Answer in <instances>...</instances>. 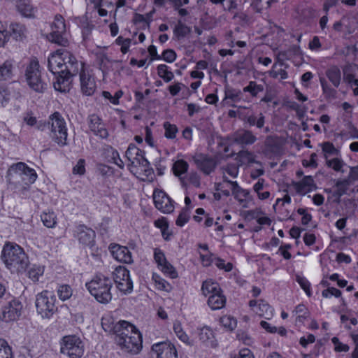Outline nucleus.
I'll use <instances>...</instances> for the list:
<instances>
[{"instance_id": "f257e3e1", "label": "nucleus", "mask_w": 358, "mask_h": 358, "mask_svg": "<svg viewBox=\"0 0 358 358\" xmlns=\"http://www.w3.org/2000/svg\"><path fill=\"white\" fill-rule=\"evenodd\" d=\"M1 259L12 273L24 272L29 265L28 257L23 249L18 245L10 243L3 246Z\"/></svg>"}, {"instance_id": "f03ea898", "label": "nucleus", "mask_w": 358, "mask_h": 358, "mask_svg": "<svg viewBox=\"0 0 358 358\" xmlns=\"http://www.w3.org/2000/svg\"><path fill=\"white\" fill-rule=\"evenodd\" d=\"M115 343L121 350L131 355L138 354L142 349V336L135 326L129 323L115 334Z\"/></svg>"}, {"instance_id": "7ed1b4c3", "label": "nucleus", "mask_w": 358, "mask_h": 358, "mask_svg": "<svg viewBox=\"0 0 358 358\" xmlns=\"http://www.w3.org/2000/svg\"><path fill=\"white\" fill-rule=\"evenodd\" d=\"M112 285L111 280L103 275H96L90 282L86 283V287L90 294L101 303H108L111 300L110 289Z\"/></svg>"}, {"instance_id": "20e7f679", "label": "nucleus", "mask_w": 358, "mask_h": 358, "mask_svg": "<svg viewBox=\"0 0 358 358\" xmlns=\"http://www.w3.org/2000/svg\"><path fill=\"white\" fill-rule=\"evenodd\" d=\"M50 137L59 146L67 144V129L66 122L59 112L50 116Z\"/></svg>"}, {"instance_id": "39448f33", "label": "nucleus", "mask_w": 358, "mask_h": 358, "mask_svg": "<svg viewBox=\"0 0 358 358\" xmlns=\"http://www.w3.org/2000/svg\"><path fill=\"white\" fill-rule=\"evenodd\" d=\"M26 81L29 87L38 93H43L47 84L42 80L39 63L37 60H31L25 71Z\"/></svg>"}, {"instance_id": "423d86ee", "label": "nucleus", "mask_w": 358, "mask_h": 358, "mask_svg": "<svg viewBox=\"0 0 358 358\" xmlns=\"http://www.w3.org/2000/svg\"><path fill=\"white\" fill-rule=\"evenodd\" d=\"M61 352L70 358H79L84 352L83 342L76 336H66L62 339Z\"/></svg>"}, {"instance_id": "0eeeda50", "label": "nucleus", "mask_w": 358, "mask_h": 358, "mask_svg": "<svg viewBox=\"0 0 358 358\" xmlns=\"http://www.w3.org/2000/svg\"><path fill=\"white\" fill-rule=\"evenodd\" d=\"M52 32L48 36L49 40L62 46H66L69 43L64 36L66 33V24L64 17L61 15H56L55 20L51 26Z\"/></svg>"}, {"instance_id": "6e6552de", "label": "nucleus", "mask_w": 358, "mask_h": 358, "mask_svg": "<svg viewBox=\"0 0 358 358\" xmlns=\"http://www.w3.org/2000/svg\"><path fill=\"white\" fill-rule=\"evenodd\" d=\"M113 280L117 289L124 294L130 293L133 290V282L129 271L122 266L116 267L113 272Z\"/></svg>"}, {"instance_id": "1a4fd4ad", "label": "nucleus", "mask_w": 358, "mask_h": 358, "mask_svg": "<svg viewBox=\"0 0 358 358\" xmlns=\"http://www.w3.org/2000/svg\"><path fill=\"white\" fill-rule=\"evenodd\" d=\"M61 54L64 58V73L71 76H76L80 73V70L83 68V64L79 62L71 52L65 49H62Z\"/></svg>"}, {"instance_id": "9d476101", "label": "nucleus", "mask_w": 358, "mask_h": 358, "mask_svg": "<svg viewBox=\"0 0 358 358\" xmlns=\"http://www.w3.org/2000/svg\"><path fill=\"white\" fill-rule=\"evenodd\" d=\"M192 159L197 168L206 175H209L214 171L217 163L215 159L203 154H196Z\"/></svg>"}, {"instance_id": "9b49d317", "label": "nucleus", "mask_w": 358, "mask_h": 358, "mask_svg": "<svg viewBox=\"0 0 358 358\" xmlns=\"http://www.w3.org/2000/svg\"><path fill=\"white\" fill-rule=\"evenodd\" d=\"M153 200L155 207L164 213L173 211L174 206L171 199L162 190H155L153 193Z\"/></svg>"}, {"instance_id": "f8f14e48", "label": "nucleus", "mask_w": 358, "mask_h": 358, "mask_svg": "<svg viewBox=\"0 0 358 358\" xmlns=\"http://www.w3.org/2000/svg\"><path fill=\"white\" fill-rule=\"evenodd\" d=\"M48 291H44L36 296V307L38 313H54L55 299L53 297L48 298Z\"/></svg>"}, {"instance_id": "ddd939ff", "label": "nucleus", "mask_w": 358, "mask_h": 358, "mask_svg": "<svg viewBox=\"0 0 358 358\" xmlns=\"http://www.w3.org/2000/svg\"><path fill=\"white\" fill-rule=\"evenodd\" d=\"M79 74L82 93L86 96H92L96 87L94 79L83 68L80 69Z\"/></svg>"}, {"instance_id": "4468645a", "label": "nucleus", "mask_w": 358, "mask_h": 358, "mask_svg": "<svg viewBox=\"0 0 358 358\" xmlns=\"http://www.w3.org/2000/svg\"><path fill=\"white\" fill-rule=\"evenodd\" d=\"M152 350L156 353L157 358H178L175 346L170 343H156L152 345Z\"/></svg>"}, {"instance_id": "2eb2a0df", "label": "nucleus", "mask_w": 358, "mask_h": 358, "mask_svg": "<svg viewBox=\"0 0 358 358\" xmlns=\"http://www.w3.org/2000/svg\"><path fill=\"white\" fill-rule=\"evenodd\" d=\"M129 326V322L125 320H120L115 323V320L111 315H104L101 318V326L104 331L113 332L116 334L122 330L124 326Z\"/></svg>"}, {"instance_id": "dca6fc26", "label": "nucleus", "mask_w": 358, "mask_h": 358, "mask_svg": "<svg viewBox=\"0 0 358 358\" xmlns=\"http://www.w3.org/2000/svg\"><path fill=\"white\" fill-rule=\"evenodd\" d=\"M232 141L244 147L253 144L257 141V137L250 130L239 129L233 134Z\"/></svg>"}, {"instance_id": "f3484780", "label": "nucleus", "mask_w": 358, "mask_h": 358, "mask_svg": "<svg viewBox=\"0 0 358 358\" xmlns=\"http://www.w3.org/2000/svg\"><path fill=\"white\" fill-rule=\"evenodd\" d=\"M88 122L90 130L96 136H99L102 138L108 137V131L104 127V124L102 123L101 118L98 115L95 114L90 115L88 117Z\"/></svg>"}, {"instance_id": "a211bd4d", "label": "nucleus", "mask_w": 358, "mask_h": 358, "mask_svg": "<svg viewBox=\"0 0 358 358\" xmlns=\"http://www.w3.org/2000/svg\"><path fill=\"white\" fill-rule=\"evenodd\" d=\"M77 237L83 245L92 247L94 243L95 231L86 226L80 225L77 227Z\"/></svg>"}, {"instance_id": "6ab92c4d", "label": "nucleus", "mask_w": 358, "mask_h": 358, "mask_svg": "<svg viewBox=\"0 0 358 358\" xmlns=\"http://www.w3.org/2000/svg\"><path fill=\"white\" fill-rule=\"evenodd\" d=\"M13 169L17 172L26 183L32 184L36 178L37 174L36 171L28 167L24 163L19 162L13 166Z\"/></svg>"}, {"instance_id": "aec40b11", "label": "nucleus", "mask_w": 358, "mask_h": 358, "mask_svg": "<svg viewBox=\"0 0 358 358\" xmlns=\"http://www.w3.org/2000/svg\"><path fill=\"white\" fill-rule=\"evenodd\" d=\"M111 252L115 259L126 264L133 262L131 253L127 247L115 245L111 248Z\"/></svg>"}, {"instance_id": "412c9836", "label": "nucleus", "mask_w": 358, "mask_h": 358, "mask_svg": "<svg viewBox=\"0 0 358 358\" xmlns=\"http://www.w3.org/2000/svg\"><path fill=\"white\" fill-rule=\"evenodd\" d=\"M199 337V340L206 347L215 348L217 346V341L215 338V334L213 331L208 327H203L200 329Z\"/></svg>"}, {"instance_id": "4be33fe9", "label": "nucleus", "mask_w": 358, "mask_h": 358, "mask_svg": "<svg viewBox=\"0 0 358 358\" xmlns=\"http://www.w3.org/2000/svg\"><path fill=\"white\" fill-rule=\"evenodd\" d=\"M57 80L54 83V87L55 90L60 92H69L71 87L72 77L73 76L64 73L57 74Z\"/></svg>"}, {"instance_id": "5701e85b", "label": "nucleus", "mask_w": 358, "mask_h": 358, "mask_svg": "<svg viewBox=\"0 0 358 358\" xmlns=\"http://www.w3.org/2000/svg\"><path fill=\"white\" fill-rule=\"evenodd\" d=\"M13 61L7 59L0 64V83L6 82L13 78Z\"/></svg>"}, {"instance_id": "b1692460", "label": "nucleus", "mask_w": 358, "mask_h": 358, "mask_svg": "<svg viewBox=\"0 0 358 358\" xmlns=\"http://www.w3.org/2000/svg\"><path fill=\"white\" fill-rule=\"evenodd\" d=\"M326 76L335 87H338L341 81V72L337 66H331L325 72Z\"/></svg>"}, {"instance_id": "393cba45", "label": "nucleus", "mask_w": 358, "mask_h": 358, "mask_svg": "<svg viewBox=\"0 0 358 358\" xmlns=\"http://www.w3.org/2000/svg\"><path fill=\"white\" fill-rule=\"evenodd\" d=\"M226 303L225 296L220 292L212 294L208 300V304L213 310H220L223 308Z\"/></svg>"}, {"instance_id": "a878e982", "label": "nucleus", "mask_w": 358, "mask_h": 358, "mask_svg": "<svg viewBox=\"0 0 358 358\" xmlns=\"http://www.w3.org/2000/svg\"><path fill=\"white\" fill-rule=\"evenodd\" d=\"M323 94L327 101H331L337 98V91L331 87L324 78H320Z\"/></svg>"}, {"instance_id": "bb28decb", "label": "nucleus", "mask_w": 358, "mask_h": 358, "mask_svg": "<svg viewBox=\"0 0 358 358\" xmlns=\"http://www.w3.org/2000/svg\"><path fill=\"white\" fill-rule=\"evenodd\" d=\"M243 121L250 127L256 126L257 129H262L265 124V116L262 113L258 117L254 115H247L243 118Z\"/></svg>"}, {"instance_id": "cd10ccee", "label": "nucleus", "mask_w": 358, "mask_h": 358, "mask_svg": "<svg viewBox=\"0 0 358 358\" xmlns=\"http://www.w3.org/2000/svg\"><path fill=\"white\" fill-rule=\"evenodd\" d=\"M314 185V180L312 176H305L302 180L296 184V189L297 192L305 194L311 189Z\"/></svg>"}, {"instance_id": "c85d7f7f", "label": "nucleus", "mask_w": 358, "mask_h": 358, "mask_svg": "<svg viewBox=\"0 0 358 358\" xmlns=\"http://www.w3.org/2000/svg\"><path fill=\"white\" fill-rule=\"evenodd\" d=\"M257 303L255 300H251L249 303L250 306L252 308V311L255 313L258 312L271 313L273 312L272 308L266 301L261 300L258 304Z\"/></svg>"}, {"instance_id": "c756f323", "label": "nucleus", "mask_w": 358, "mask_h": 358, "mask_svg": "<svg viewBox=\"0 0 358 358\" xmlns=\"http://www.w3.org/2000/svg\"><path fill=\"white\" fill-rule=\"evenodd\" d=\"M220 323L227 329L232 331L236 327L237 320L231 315H223L219 319Z\"/></svg>"}, {"instance_id": "7c9ffc66", "label": "nucleus", "mask_w": 358, "mask_h": 358, "mask_svg": "<svg viewBox=\"0 0 358 358\" xmlns=\"http://www.w3.org/2000/svg\"><path fill=\"white\" fill-rule=\"evenodd\" d=\"M201 289L203 294L205 295L210 293H211L212 294H215L220 292V288L218 284L212 280H206L205 282H203Z\"/></svg>"}, {"instance_id": "2f4dec72", "label": "nucleus", "mask_w": 358, "mask_h": 358, "mask_svg": "<svg viewBox=\"0 0 358 358\" xmlns=\"http://www.w3.org/2000/svg\"><path fill=\"white\" fill-rule=\"evenodd\" d=\"M17 10L25 17H32L34 14V8L32 6L25 3L24 1H19L17 3Z\"/></svg>"}, {"instance_id": "473e14b6", "label": "nucleus", "mask_w": 358, "mask_h": 358, "mask_svg": "<svg viewBox=\"0 0 358 358\" xmlns=\"http://www.w3.org/2000/svg\"><path fill=\"white\" fill-rule=\"evenodd\" d=\"M41 218L43 224L48 228H53L57 224V217L52 211L43 213Z\"/></svg>"}, {"instance_id": "72a5a7b5", "label": "nucleus", "mask_w": 358, "mask_h": 358, "mask_svg": "<svg viewBox=\"0 0 358 358\" xmlns=\"http://www.w3.org/2000/svg\"><path fill=\"white\" fill-rule=\"evenodd\" d=\"M232 194L234 197L238 199L241 203L243 201V199L246 197L249 192L247 190L242 189L237 183V182H231Z\"/></svg>"}, {"instance_id": "f704fd0d", "label": "nucleus", "mask_w": 358, "mask_h": 358, "mask_svg": "<svg viewBox=\"0 0 358 358\" xmlns=\"http://www.w3.org/2000/svg\"><path fill=\"white\" fill-rule=\"evenodd\" d=\"M326 165L333 169L335 171L344 173L345 171L343 169V167L345 165V163L339 158H334L331 159L326 160Z\"/></svg>"}, {"instance_id": "c9c22d12", "label": "nucleus", "mask_w": 358, "mask_h": 358, "mask_svg": "<svg viewBox=\"0 0 358 358\" xmlns=\"http://www.w3.org/2000/svg\"><path fill=\"white\" fill-rule=\"evenodd\" d=\"M157 74L166 83L171 81L174 77L173 72L168 70L166 64H160L157 66Z\"/></svg>"}, {"instance_id": "e433bc0d", "label": "nucleus", "mask_w": 358, "mask_h": 358, "mask_svg": "<svg viewBox=\"0 0 358 358\" xmlns=\"http://www.w3.org/2000/svg\"><path fill=\"white\" fill-rule=\"evenodd\" d=\"M97 62L100 70L103 74L106 73L110 68V60L106 54H100L97 56Z\"/></svg>"}, {"instance_id": "4c0bfd02", "label": "nucleus", "mask_w": 358, "mask_h": 358, "mask_svg": "<svg viewBox=\"0 0 358 358\" xmlns=\"http://www.w3.org/2000/svg\"><path fill=\"white\" fill-rule=\"evenodd\" d=\"M191 31V29L179 21L175 27L173 33L177 38H182L186 36Z\"/></svg>"}, {"instance_id": "58836bf2", "label": "nucleus", "mask_w": 358, "mask_h": 358, "mask_svg": "<svg viewBox=\"0 0 358 358\" xmlns=\"http://www.w3.org/2000/svg\"><path fill=\"white\" fill-rule=\"evenodd\" d=\"M188 166V164L185 161L182 159L178 160L173 164V173L176 176H180L181 174L187 172Z\"/></svg>"}, {"instance_id": "ea45409f", "label": "nucleus", "mask_w": 358, "mask_h": 358, "mask_svg": "<svg viewBox=\"0 0 358 358\" xmlns=\"http://www.w3.org/2000/svg\"><path fill=\"white\" fill-rule=\"evenodd\" d=\"M263 90V86L257 85L255 81H250L249 85L243 88V92H250L252 96H256L259 92Z\"/></svg>"}, {"instance_id": "a19ab883", "label": "nucleus", "mask_w": 358, "mask_h": 358, "mask_svg": "<svg viewBox=\"0 0 358 358\" xmlns=\"http://www.w3.org/2000/svg\"><path fill=\"white\" fill-rule=\"evenodd\" d=\"M140 152L141 153L142 150L138 149L134 144L131 143L129 145L127 150H126L125 156L127 159L131 162V165H133L134 163V157L138 156V153Z\"/></svg>"}, {"instance_id": "79ce46f5", "label": "nucleus", "mask_w": 358, "mask_h": 358, "mask_svg": "<svg viewBox=\"0 0 358 358\" xmlns=\"http://www.w3.org/2000/svg\"><path fill=\"white\" fill-rule=\"evenodd\" d=\"M164 128L165 129L164 136L167 138L173 139L176 136L178 132V128L176 125L172 124L169 122L164 123Z\"/></svg>"}, {"instance_id": "37998d69", "label": "nucleus", "mask_w": 358, "mask_h": 358, "mask_svg": "<svg viewBox=\"0 0 358 358\" xmlns=\"http://www.w3.org/2000/svg\"><path fill=\"white\" fill-rule=\"evenodd\" d=\"M241 90L226 87L224 100L231 99L233 101H237L241 99Z\"/></svg>"}, {"instance_id": "c03bdc74", "label": "nucleus", "mask_w": 358, "mask_h": 358, "mask_svg": "<svg viewBox=\"0 0 358 358\" xmlns=\"http://www.w3.org/2000/svg\"><path fill=\"white\" fill-rule=\"evenodd\" d=\"M0 358H13L11 348L4 340H0Z\"/></svg>"}, {"instance_id": "a18cd8bd", "label": "nucleus", "mask_w": 358, "mask_h": 358, "mask_svg": "<svg viewBox=\"0 0 358 358\" xmlns=\"http://www.w3.org/2000/svg\"><path fill=\"white\" fill-rule=\"evenodd\" d=\"M57 294L60 299L65 301L71 296L72 289L69 285H63L59 287Z\"/></svg>"}, {"instance_id": "49530a36", "label": "nucleus", "mask_w": 358, "mask_h": 358, "mask_svg": "<svg viewBox=\"0 0 358 358\" xmlns=\"http://www.w3.org/2000/svg\"><path fill=\"white\" fill-rule=\"evenodd\" d=\"M238 157L241 158V160H244L249 164H261L259 161H256L255 159L253 154L251 152L248 151V150H242L240 152H238Z\"/></svg>"}, {"instance_id": "de8ad7c7", "label": "nucleus", "mask_w": 358, "mask_h": 358, "mask_svg": "<svg viewBox=\"0 0 358 358\" xmlns=\"http://www.w3.org/2000/svg\"><path fill=\"white\" fill-rule=\"evenodd\" d=\"M160 267L162 271L169 275L171 278H176L178 277L175 268L168 261L162 264Z\"/></svg>"}, {"instance_id": "09e8293b", "label": "nucleus", "mask_w": 358, "mask_h": 358, "mask_svg": "<svg viewBox=\"0 0 358 358\" xmlns=\"http://www.w3.org/2000/svg\"><path fill=\"white\" fill-rule=\"evenodd\" d=\"M189 217L190 216L188 208H184L179 214L176 223L178 226L182 227L185 223H187L189 221Z\"/></svg>"}, {"instance_id": "8fccbe9b", "label": "nucleus", "mask_w": 358, "mask_h": 358, "mask_svg": "<svg viewBox=\"0 0 358 358\" xmlns=\"http://www.w3.org/2000/svg\"><path fill=\"white\" fill-rule=\"evenodd\" d=\"M43 273V268L40 266H34L28 271V276L33 281L36 282Z\"/></svg>"}, {"instance_id": "3c124183", "label": "nucleus", "mask_w": 358, "mask_h": 358, "mask_svg": "<svg viewBox=\"0 0 358 358\" xmlns=\"http://www.w3.org/2000/svg\"><path fill=\"white\" fill-rule=\"evenodd\" d=\"M296 279L297 282L300 285L301 288L305 291L306 294L308 296H311V292H310V284L308 282V280L306 278H304L303 276H300V275H296Z\"/></svg>"}, {"instance_id": "603ef678", "label": "nucleus", "mask_w": 358, "mask_h": 358, "mask_svg": "<svg viewBox=\"0 0 358 358\" xmlns=\"http://www.w3.org/2000/svg\"><path fill=\"white\" fill-rule=\"evenodd\" d=\"M152 279L155 283L158 285V288L162 290L168 291L171 287L170 285L164 279H162L159 275L154 273Z\"/></svg>"}, {"instance_id": "864d4df0", "label": "nucleus", "mask_w": 358, "mask_h": 358, "mask_svg": "<svg viewBox=\"0 0 358 358\" xmlns=\"http://www.w3.org/2000/svg\"><path fill=\"white\" fill-rule=\"evenodd\" d=\"M59 52L57 50L53 52L49 57L48 60V69L54 74L57 66V59L59 57Z\"/></svg>"}, {"instance_id": "5fc2aeb1", "label": "nucleus", "mask_w": 358, "mask_h": 358, "mask_svg": "<svg viewBox=\"0 0 358 358\" xmlns=\"http://www.w3.org/2000/svg\"><path fill=\"white\" fill-rule=\"evenodd\" d=\"M322 151L324 152V157L327 159V154L337 155L338 151L334 145L330 142H324L322 144Z\"/></svg>"}, {"instance_id": "6e6d98bb", "label": "nucleus", "mask_w": 358, "mask_h": 358, "mask_svg": "<svg viewBox=\"0 0 358 358\" xmlns=\"http://www.w3.org/2000/svg\"><path fill=\"white\" fill-rule=\"evenodd\" d=\"M162 56V59L169 63H171L175 61L176 58V53L172 49H166L165 50Z\"/></svg>"}, {"instance_id": "4d7b16f0", "label": "nucleus", "mask_w": 358, "mask_h": 358, "mask_svg": "<svg viewBox=\"0 0 358 358\" xmlns=\"http://www.w3.org/2000/svg\"><path fill=\"white\" fill-rule=\"evenodd\" d=\"M331 341L336 352H348L350 349L348 345L341 343L337 337H333Z\"/></svg>"}, {"instance_id": "13d9d810", "label": "nucleus", "mask_w": 358, "mask_h": 358, "mask_svg": "<svg viewBox=\"0 0 358 358\" xmlns=\"http://www.w3.org/2000/svg\"><path fill=\"white\" fill-rule=\"evenodd\" d=\"M62 49L57 50V52H59V57L57 62V66L54 75H57L59 73H64V58L63 55L61 54Z\"/></svg>"}, {"instance_id": "bf43d9fd", "label": "nucleus", "mask_w": 358, "mask_h": 358, "mask_svg": "<svg viewBox=\"0 0 358 358\" xmlns=\"http://www.w3.org/2000/svg\"><path fill=\"white\" fill-rule=\"evenodd\" d=\"M155 225L162 229V233L164 238L168 241V237H165V230L169 227L168 222L165 219L157 220L155 222Z\"/></svg>"}, {"instance_id": "052dcab7", "label": "nucleus", "mask_w": 358, "mask_h": 358, "mask_svg": "<svg viewBox=\"0 0 358 358\" xmlns=\"http://www.w3.org/2000/svg\"><path fill=\"white\" fill-rule=\"evenodd\" d=\"M269 76L273 78H278L280 77V79L284 80L287 78V73L285 70L282 69L279 70L272 69L269 71Z\"/></svg>"}, {"instance_id": "680f3d73", "label": "nucleus", "mask_w": 358, "mask_h": 358, "mask_svg": "<svg viewBox=\"0 0 358 358\" xmlns=\"http://www.w3.org/2000/svg\"><path fill=\"white\" fill-rule=\"evenodd\" d=\"M85 172V160L80 159L78 160L77 164L73 169L74 174L83 175Z\"/></svg>"}, {"instance_id": "e2e57ef3", "label": "nucleus", "mask_w": 358, "mask_h": 358, "mask_svg": "<svg viewBox=\"0 0 358 358\" xmlns=\"http://www.w3.org/2000/svg\"><path fill=\"white\" fill-rule=\"evenodd\" d=\"M341 295V292L334 287H329L322 291V296L324 297H329V296H335L339 297Z\"/></svg>"}, {"instance_id": "0e129e2a", "label": "nucleus", "mask_w": 358, "mask_h": 358, "mask_svg": "<svg viewBox=\"0 0 358 358\" xmlns=\"http://www.w3.org/2000/svg\"><path fill=\"white\" fill-rule=\"evenodd\" d=\"M154 257L159 266L167 261L164 254L159 249L155 250Z\"/></svg>"}, {"instance_id": "69168bd1", "label": "nucleus", "mask_w": 358, "mask_h": 358, "mask_svg": "<svg viewBox=\"0 0 358 358\" xmlns=\"http://www.w3.org/2000/svg\"><path fill=\"white\" fill-rule=\"evenodd\" d=\"M223 169L233 178H236L238 173V166L235 164H228Z\"/></svg>"}, {"instance_id": "338daca9", "label": "nucleus", "mask_w": 358, "mask_h": 358, "mask_svg": "<svg viewBox=\"0 0 358 358\" xmlns=\"http://www.w3.org/2000/svg\"><path fill=\"white\" fill-rule=\"evenodd\" d=\"M22 308V306L19 301H13L10 303V310L8 311V313H17L21 312Z\"/></svg>"}, {"instance_id": "774afa93", "label": "nucleus", "mask_w": 358, "mask_h": 358, "mask_svg": "<svg viewBox=\"0 0 358 358\" xmlns=\"http://www.w3.org/2000/svg\"><path fill=\"white\" fill-rule=\"evenodd\" d=\"M348 179L350 183L358 180V166L350 167V171L348 176Z\"/></svg>"}]
</instances>
